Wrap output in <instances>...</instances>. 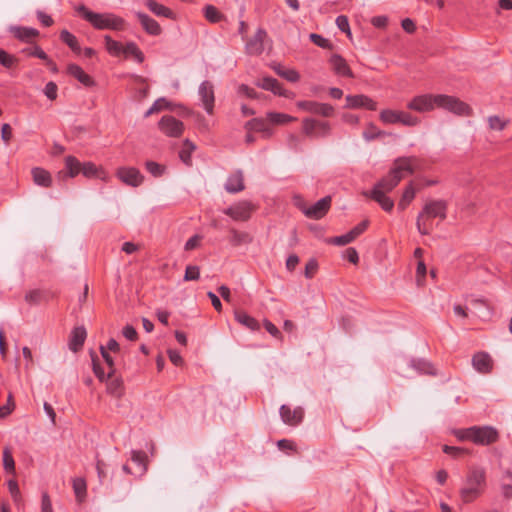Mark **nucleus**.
<instances>
[{"instance_id": "1", "label": "nucleus", "mask_w": 512, "mask_h": 512, "mask_svg": "<svg viewBox=\"0 0 512 512\" xmlns=\"http://www.w3.org/2000/svg\"><path fill=\"white\" fill-rule=\"evenodd\" d=\"M448 204L445 200H428L425 202L422 210L416 219V227L421 235H429L432 227L431 220L439 218L444 220L447 217Z\"/></svg>"}, {"instance_id": "2", "label": "nucleus", "mask_w": 512, "mask_h": 512, "mask_svg": "<svg viewBox=\"0 0 512 512\" xmlns=\"http://www.w3.org/2000/svg\"><path fill=\"white\" fill-rule=\"evenodd\" d=\"M453 435L459 441H471L476 445L487 446L498 441L499 433L492 426H472L469 428L455 429Z\"/></svg>"}, {"instance_id": "3", "label": "nucleus", "mask_w": 512, "mask_h": 512, "mask_svg": "<svg viewBox=\"0 0 512 512\" xmlns=\"http://www.w3.org/2000/svg\"><path fill=\"white\" fill-rule=\"evenodd\" d=\"M76 11L95 29L120 31L124 28V20L115 14L92 12L85 5L78 6Z\"/></svg>"}, {"instance_id": "4", "label": "nucleus", "mask_w": 512, "mask_h": 512, "mask_svg": "<svg viewBox=\"0 0 512 512\" xmlns=\"http://www.w3.org/2000/svg\"><path fill=\"white\" fill-rule=\"evenodd\" d=\"M436 108L444 109L458 116H470L471 107L459 98L451 95L437 94Z\"/></svg>"}, {"instance_id": "5", "label": "nucleus", "mask_w": 512, "mask_h": 512, "mask_svg": "<svg viewBox=\"0 0 512 512\" xmlns=\"http://www.w3.org/2000/svg\"><path fill=\"white\" fill-rule=\"evenodd\" d=\"M380 120L384 124L400 123L407 127H414L420 123V119L408 112L392 109H384L379 114Z\"/></svg>"}, {"instance_id": "6", "label": "nucleus", "mask_w": 512, "mask_h": 512, "mask_svg": "<svg viewBox=\"0 0 512 512\" xmlns=\"http://www.w3.org/2000/svg\"><path fill=\"white\" fill-rule=\"evenodd\" d=\"M421 163V159L417 156L398 157L393 161V166L390 170L393 175L399 176L400 180H402L404 173L413 174L415 171L420 170Z\"/></svg>"}, {"instance_id": "7", "label": "nucleus", "mask_w": 512, "mask_h": 512, "mask_svg": "<svg viewBox=\"0 0 512 512\" xmlns=\"http://www.w3.org/2000/svg\"><path fill=\"white\" fill-rule=\"evenodd\" d=\"M437 94H420L414 96L407 103V108L414 112L426 113L431 112L436 108Z\"/></svg>"}, {"instance_id": "8", "label": "nucleus", "mask_w": 512, "mask_h": 512, "mask_svg": "<svg viewBox=\"0 0 512 512\" xmlns=\"http://www.w3.org/2000/svg\"><path fill=\"white\" fill-rule=\"evenodd\" d=\"M302 131L309 137H326L330 135L331 126L327 121L304 118L302 121Z\"/></svg>"}, {"instance_id": "9", "label": "nucleus", "mask_w": 512, "mask_h": 512, "mask_svg": "<svg viewBox=\"0 0 512 512\" xmlns=\"http://www.w3.org/2000/svg\"><path fill=\"white\" fill-rule=\"evenodd\" d=\"M255 209V206L250 201L242 200L229 206L223 212L230 216L234 221L245 222L251 218Z\"/></svg>"}, {"instance_id": "10", "label": "nucleus", "mask_w": 512, "mask_h": 512, "mask_svg": "<svg viewBox=\"0 0 512 512\" xmlns=\"http://www.w3.org/2000/svg\"><path fill=\"white\" fill-rule=\"evenodd\" d=\"M331 201L332 200L330 196H325L318 200L313 205L309 207L301 206L300 209L302 210L306 217L318 220L323 218L327 214L331 207Z\"/></svg>"}, {"instance_id": "11", "label": "nucleus", "mask_w": 512, "mask_h": 512, "mask_svg": "<svg viewBox=\"0 0 512 512\" xmlns=\"http://www.w3.org/2000/svg\"><path fill=\"white\" fill-rule=\"evenodd\" d=\"M158 125L159 129L169 137H179L184 131L183 122L171 115H164Z\"/></svg>"}, {"instance_id": "12", "label": "nucleus", "mask_w": 512, "mask_h": 512, "mask_svg": "<svg viewBox=\"0 0 512 512\" xmlns=\"http://www.w3.org/2000/svg\"><path fill=\"white\" fill-rule=\"evenodd\" d=\"M296 105L301 110L323 117H330L334 113L333 106L328 103H319L316 101H298Z\"/></svg>"}, {"instance_id": "13", "label": "nucleus", "mask_w": 512, "mask_h": 512, "mask_svg": "<svg viewBox=\"0 0 512 512\" xmlns=\"http://www.w3.org/2000/svg\"><path fill=\"white\" fill-rule=\"evenodd\" d=\"M116 175L124 184L131 187L140 186L144 180V176L134 167H120Z\"/></svg>"}, {"instance_id": "14", "label": "nucleus", "mask_w": 512, "mask_h": 512, "mask_svg": "<svg viewBox=\"0 0 512 512\" xmlns=\"http://www.w3.org/2000/svg\"><path fill=\"white\" fill-rule=\"evenodd\" d=\"M345 100V108L348 109L365 108L370 111H375L377 109V102L363 94L347 95Z\"/></svg>"}, {"instance_id": "15", "label": "nucleus", "mask_w": 512, "mask_h": 512, "mask_svg": "<svg viewBox=\"0 0 512 512\" xmlns=\"http://www.w3.org/2000/svg\"><path fill=\"white\" fill-rule=\"evenodd\" d=\"M267 32L263 28H258L254 36L245 44V50L250 55H260L264 51V40Z\"/></svg>"}, {"instance_id": "16", "label": "nucleus", "mask_w": 512, "mask_h": 512, "mask_svg": "<svg viewBox=\"0 0 512 512\" xmlns=\"http://www.w3.org/2000/svg\"><path fill=\"white\" fill-rule=\"evenodd\" d=\"M198 94L206 112L212 114L215 101L213 84L209 81H203L199 86Z\"/></svg>"}, {"instance_id": "17", "label": "nucleus", "mask_w": 512, "mask_h": 512, "mask_svg": "<svg viewBox=\"0 0 512 512\" xmlns=\"http://www.w3.org/2000/svg\"><path fill=\"white\" fill-rule=\"evenodd\" d=\"M282 421L290 426H297L304 417V411L301 407L291 409L288 405H282L279 410Z\"/></svg>"}, {"instance_id": "18", "label": "nucleus", "mask_w": 512, "mask_h": 512, "mask_svg": "<svg viewBox=\"0 0 512 512\" xmlns=\"http://www.w3.org/2000/svg\"><path fill=\"white\" fill-rule=\"evenodd\" d=\"M329 64L332 71L341 77L354 78V73L350 69L347 61L340 54H333L329 58Z\"/></svg>"}, {"instance_id": "19", "label": "nucleus", "mask_w": 512, "mask_h": 512, "mask_svg": "<svg viewBox=\"0 0 512 512\" xmlns=\"http://www.w3.org/2000/svg\"><path fill=\"white\" fill-rule=\"evenodd\" d=\"M472 365L479 373L488 374L493 369V360L487 352H477L472 357Z\"/></svg>"}, {"instance_id": "20", "label": "nucleus", "mask_w": 512, "mask_h": 512, "mask_svg": "<svg viewBox=\"0 0 512 512\" xmlns=\"http://www.w3.org/2000/svg\"><path fill=\"white\" fill-rule=\"evenodd\" d=\"M67 72L69 75L77 79L85 87L95 86L94 79L89 74H87L79 65L69 64L67 67Z\"/></svg>"}, {"instance_id": "21", "label": "nucleus", "mask_w": 512, "mask_h": 512, "mask_svg": "<svg viewBox=\"0 0 512 512\" xmlns=\"http://www.w3.org/2000/svg\"><path fill=\"white\" fill-rule=\"evenodd\" d=\"M257 86L261 87L264 90L271 91L276 95L289 97V93L285 90L279 81L272 77H264L261 81L257 83Z\"/></svg>"}, {"instance_id": "22", "label": "nucleus", "mask_w": 512, "mask_h": 512, "mask_svg": "<svg viewBox=\"0 0 512 512\" xmlns=\"http://www.w3.org/2000/svg\"><path fill=\"white\" fill-rule=\"evenodd\" d=\"M87 337L86 329L83 326L75 327L69 338V348L70 350L77 352L79 351L85 342Z\"/></svg>"}, {"instance_id": "23", "label": "nucleus", "mask_w": 512, "mask_h": 512, "mask_svg": "<svg viewBox=\"0 0 512 512\" xmlns=\"http://www.w3.org/2000/svg\"><path fill=\"white\" fill-rule=\"evenodd\" d=\"M400 181V177L393 175L392 171L390 170L385 177L380 179L374 185L372 190H380L383 193H389L400 183Z\"/></svg>"}, {"instance_id": "24", "label": "nucleus", "mask_w": 512, "mask_h": 512, "mask_svg": "<svg viewBox=\"0 0 512 512\" xmlns=\"http://www.w3.org/2000/svg\"><path fill=\"white\" fill-rule=\"evenodd\" d=\"M244 177L241 171L231 174L225 183V189L229 193H238L244 190Z\"/></svg>"}, {"instance_id": "25", "label": "nucleus", "mask_w": 512, "mask_h": 512, "mask_svg": "<svg viewBox=\"0 0 512 512\" xmlns=\"http://www.w3.org/2000/svg\"><path fill=\"white\" fill-rule=\"evenodd\" d=\"M246 129L260 132L264 138H269L273 135V129L261 118H253L245 125Z\"/></svg>"}, {"instance_id": "26", "label": "nucleus", "mask_w": 512, "mask_h": 512, "mask_svg": "<svg viewBox=\"0 0 512 512\" xmlns=\"http://www.w3.org/2000/svg\"><path fill=\"white\" fill-rule=\"evenodd\" d=\"M386 194L380 190H371L369 193H365V196L377 202L384 211L391 212L394 207V201Z\"/></svg>"}, {"instance_id": "27", "label": "nucleus", "mask_w": 512, "mask_h": 512, "mask_svg": "<svg viewBox=\"0 0 512 512\" xmlns=\"http://www.w3.org/2000/svg\"><path fill=\"white\" fill-rule=\"evenodd\" d=\"M136 16L140 21L143 29L150 35H159L161 33V27L153 18L147 14L137 12Z\"/></svg>"}, {"instance_id": "28", "label": "nucleus", "mask_w": 512, "mask_h": 512, "mask_svg": "<svg viewBox=\"0 0 512 512\" xmlns=\"http://www.w3.org/2000/svg\"><path fill=\"white\" fill-rule=\"evenodd\" d=\"M81 173L87 178L106 179V172L101 167L96 166L93 162L82 163Z\"/></svg>"}, {"instance_id": "29", "label": "nucleus", "mask_w": 512, "mask_h": 512, "mask_svg": "<svg viewBox=\"0 0 512 512\" xmlns=\"http://www.w3.org/2000/svg\"><path fill=\"white\" fill-rule=\"evenodd\" d=\"M229 233V241L235 247L244 244H250L253 241V237L248 232L239 231L234 228H231L229 230Z\"/></svg>"}, {"instance_id": "30", "label": "nucleus", "mask_w": 512, "mask_h": 512, "mask_svg": "<svg viewBox=\"0 0 512 512\" xmlns=\"http://www.w3.org/2000/svg\"><path fill=\"white\" fill-rule=\"evenodd\" d=\"M485 471L483 468H472L467 476V484L482 489L485 484Z\"/></svg>"}, {"instance_id": "31", "label": "nucleus", "mask_w": 512, "mask_h": 512, "mask_svg": "<svg viewBox=\"0 0 512 512\" xmlns=\"http://www.w3.org/2000/svg\"><path fill=\"white\" fill-rule=\"evenodd\" d=\"M234 316H235V320L238 323L247 327L250 330H258L260 328L258 321L254 317L248 315L244 311L236 310L234 312Z\"/></svg>"}, {"instance_id": "32", "label": "nucleus", "mask_w": 512, "mask_h": 512, "mask_svg": "<svg viewBox=\"0 0 512 512\" xmlns=\"http://www.w3.org/2000/svg\"><path fill=\"white\" fill-rule=\"evenodd\" d=\"M105 381H107V392L110 395L116 398L122 396L124 388L123 381L120 377H114V375H112L110 378L107 377Z\"/></svg>"}, {"instance_id": "33", "label": "nucleus", "mask_w": 512, "mask_h": 512, "mask_svg": "<svg viewBox=\"0 0 512 512\" xmlns=\"http://www.w3.org/2000/svg\"><path fill=\"white\" fill-rule=\"evenodd\" d=\"M416 195V189L411 181L404 189L402 197L398 203V209L405 210L408 205L413 201Z\"/></svg>"}, {"instance_id": "34", "label": "nucleus", "mask_w": 512, "mask_h": 512, "mask_svg": "<svg viewBox=\"0 0 512 512\" xmlns=\"http://www.w3.org/2000/svg\"><path fill=\"white\" fill-rule=\"evenodd\" d=\"M481 493L482 489L466 483V486L463 487L460 491V496L464 503H470L477 499Z\"/></svg>"}, {"instance_id": "35", "label": "nucleus", "mask_w": 512, "mask_h": 512, "mask_svg": "<svg viewBox=\"0 0 512 512\" xmlns=\"http://www.w3.org/2000/svg\"><path fill=\"white\" fill-rule=\"evenodd\" d=\"M146 6L157 16L172 18L173 12L166 6L157 3L155 0H145Z\"/></svg>"}, {"instance_id": "36", "label": "nucleus", "mask_w": 512, "mask_h": 512, "mask_svg": "<svg viewBox=\"0 0 512 512\" xmlns=\"http://www.w3.org/2000/svg\"><path fill=\"white\" fill-rule=\"evenodd\" d=\"M9 31L13 33V35L19 40L30 44L32 42V28L29 27H20V26H10Z\"/></svg>"}, {"instance_id": "37", "label": "nucleus", "mask_w": 512, "mask_h": 512, "mask_svg": "<svg viewBox=\"0 0 512 512\" xmlns=\"http://www.w3.org/2000/svg\"><path fill=\"white\" fill-rule=\"evenodd\" d=\"M122 54H124L125 57H133L134 60L137 61L138 63H142L145 59L143 52L139 49V47L134 42H128L124 46V50H123Z\"/></svg>"}, {"instance_id": "38", "label": "nucleus", "mask_w": 512, "mask_h": 512, "mask_svg": "<svg viewBox=\"0 0 512 512\" xmlns=\"http://www.w3.org/2000/svg\"><path fill=\"white\" fill-rule=\"evenodd\" d=\"M488 127L492 131H503L510 123V119L498 115H492L487 118Z\"/></svg>"}, {"instance_id": "39", "label": "nucleus", "mask_w": 512, "mask_h": 512, "mask_svg": "<svg viewBox=\"0 0 512 512\" xmlns=\"http://www.w3.org/2000/svg\"><path fill=\"white\" fill-rule=\"evenodd\" d=\"M34 183L42 187L51 186V174L42 168H34Z\"/></svg>"}, {"instance_id": "40", "label": "nucleus", "mask_w": 512, "mask_h": 512, "mask_svg": "<svg viewBox=\"0 0 512 512\" xmlns=\"http://www.w3.org/2000/svg\"><path fill=\"white\" fill-rule=\"evenodd\" d=\"M104 41L105 48L110 55L117 57L123 53L124 46L120 42L113 40L109 35L104 36Z\"/></svg>"}, {"instance_id": "41", "label": "nucleus", "mask_w": 512, "mask_h": 512, "mask_svg": "<svg viewBox=\"0 0 512 512\" xmlns=\"http://www.w3.org/2000/svg\"><path fill=\"white\" fill-rule=\"evenodd\" d=\"M65 168L70 177H75L81 173L82 163L74 156H67L65 158Z\"/></svg>"}, {"instance_id": "42", "label": "nucleus", "mask_w": 512, "mask_h": 512, "mask_svg": "<svg viewBox=\"0 0 512 512\" xmlns=\"http://www.w3.org/2000/svg\"><path fill=\"white\" fill-rule=\"evenodd\" d=\"M274 71L282 78L289 82H297L300 79V74L295 69H284L280 65L273 66Z\"/></svg>"}, {"instance_id": "43", "label": "nucleus", "mask_w": 512, "mask_h": 512, "mask_svg": "<svg viewBox=\"0 0 512 512\" xmlns=\"http://www.w3.org/2000/svg\"><path fill=\"white\" fill-rule=\"evenodd\" d=\"M60 39L67 45L69 46V48L76 52V53H79L81 48H80V45L78 43V40L77 38L72 34L70 33L68 30H62L61 33H60Z\"/></svg>"}, {"instance_id": "44", "label": "nucleus", "mask_w": 512, "mask_h": 512, "mask_svg": "<svg viewBox=\"0 0 512 512\" xmlns=\"http://www.w3.org/2000/svg\"><path fill=\"white\" fill-rule=\"evenodd\" d=\"M204 16L210 23H218L224 19V15L213 5L204 7Z\"/></svg>"}, {"instance_id": "45", "label": "nucleus", "mask_w": 512, "mask_h": 512, "mask_svg": "<svg viewBox=\"0 0 512 512\" xmlns=\"http://www.w3.org/2000/svg\"><path fill=\"white\" fill-rule=\"evenodd\" d=\"M73 490L76 496V499L79 502H82L86 497V481L83 478H75L73 480Z\"/></svg>"}, {"instance_id": "46", "label": "nucleus", "mask_w": 512, "mask_h": 512, "mask_svg": "<svg viewBox=\"0 0 512 512\" xmlns=\"http://www.w3.org/2000/svg\"><path fill=\"white\" fill-rule=\"evenodd\" d=\"M267 119L270 123L280 125V124H286L291 121H294L295 118L285 114V113H278V112H269L267 113Z\"/></svg>"}, {"instance_id": "47", "label": "nucleus", "mask_w": 512, "mask_h": 512, "mask_svg": "<svg viewBox=\"0 0 512 512\" xmlns=\"http://www.w3.org/2000/svg\"><path fill=\"white\" fill-rule=\"evenodd\" d=\"M145 168L153 177H161L166 171L165 165L151 160L145 162Z\"/></svg>"}, {"instance_id": "48", "label": "nucleus", "mask_w": 512, "mask_h": 512, "mask_svg": "<svg viewBox=\"0 0 512 512\" xmlns=\"http://www.w3.org/2000/svg\"><path fill=\"white\" fill-rule=\"evenodd\" d=\"M412 367L420 374L435 375L436 370L434 366L426 361L413 362Z\"/></svg>"}, {"instance_id": "49", "label": "nucleus", "mask_w": 512, "mask_h": 512, "mask_svg": "<svg viewBox=\"0 0 512 512\" xmlns=\"http://www.w3.org/2000/svg\"><path fill=\"white\" fill-rule=\"evenodd\" d=\"M169 103L165 98L157 99L152 106L145 112L144 117L147 118L154 113H158L166 108H168Z\"/></svg>"}, {"instance_id": "50", "label": "nucleus", "mask_w": 512, "mask_h": 512, "mask_svg": "<svg viewBox=\"0 0 512 512\" xmlns=\"http://www.w3.org/2000/svg\"><path fill=\"white\" fill-rule=\"evenodd\" d=\"M443 452L453 458H459L469 453V450L463 447L444 445L442 448Z\"/></svg>"}, {"instance_id": "51", "label": "nucleus", "mask_w": 512, "mask_h": 512, "mask_svg": "<svg viewBox=\"0 0 512 512\" xmlns=\"http://www.w3.org/2000/svg\"><path fill=\"white\" fill-rule=\"evenodd\" d=\"M383 134L384 133L381 130H379L373 123H369L363 132V137L367 141H370L380 137Z\"/></svg>"}, {"instance_id": "52", "label": "nucleus", "mask_w": 512, "mask_h": 512, "mask_svg": "<svg viewBox=\"0 0 512 512\" xmlns=\"http://www.w3.org/2000/svg\"><path fill=\"white\" fill-rule=\"evenodd\" d=\"M309 38L318 47H321L323 49H332V44L330 43V41L321 36L320 34L311 33L309 35Z\"/></svg>"}, {"instance_id": "53", "label": "nucleus", "mask_w": 512, "mask_h": 512, "mask_svg": "<svg viewBox=\"0 0 512 512\" xmlns=\"http://www.w3.org/2000/svg\"><path fill=\"white\" fill-rule=\"evenodd\" d=\"M354 241L353 236L350 234V232H347L343 235L332 237L328 240V243L334 244L337 246H344Z\"/></svg>"}, {"instance_id": "54", "label": "nucleus", "mask_w": 512, "mask_h": 512, "mask_svg": "<svg viewBox=\"0 0 512 512\" xmlns=\"http://www.w3.org/2000/svg\"><path fill=\"white\" fill-rule=\"evenodd\" d=\"M200 278V268L196 265H188L185 269L184 280L196 281Z\"/></svg>"}, {"instance_id": "55", "label": "nucleus", "mask_w": 512, "mask_h": 512, "mask_svg": "<svg viewBox=\"0 0 512 512\" xmlns=\"http://www.w3.org/2000/svg\"><path fill=\"white\" fill-rule=\"evenodd\" d=\"M145 458H146V455L142 451H133L132 452V461L140 466L138 468L139 474H143L147 469L145 466V463H144Z\"/></svg>"}, {"instance_id": "56", "label": "nucleus", "mask_w": 512, "mask_h": 512, "mask_svg": "<svg viewBox=\"0 0 512 512\" xmlns=\"http://www.w3.org/2000/svg\"><path fill=\"white\" fill-rule=\"evenodd\" d=\"M3 467L6 472H13L15 468L13 456L8 448L3 451Z\"/></svg>"}, {"instance_id": "57", "label": "nucleus", "mask_w": 512, "mask_h": 512, "mask_svg": "<svg viewBox=\"0 0 512 512\" xmlns=\"http://www.w3.org/2000/svg\"><path fill=\"white\" fill-rule=\"evenodd\" d=\"M336 25L342 32L346 33L348 37H351V30L349 25V20L347 16L340 15L336 18Z\"/></svg>"}, {"instance_id": "58", "label": "nucleus", "mask_w": 512, "mask_h": 512, "mask_svg": "<svg viewBox=\"0 0 512 512\" xmlns=\"http://www.w3.org/2000/svg\"><path fill=\"white\" fill-rule=\"evenodd\" d=\"M100 352H101L103 359L105 360L106 364L109 367V372L107 373V377L110 378L115 373L113 358L110 356V354L108 353L106 348L103 346L100 347Z\"/></svg>"}, {"instance_id": "59", "label": "nucleus", "mask_w": 512, "mask_h": 512, "mask_svg": "<svg viewBox=\"0 0 512 512\" xmlns=\"http://www.w3.org/2000/svg\"><path fill=\"white\" fill-rule=\"evenodd\" d=\"M318 270V262L316 259L314 258H311L307 263H306V266H305V277L307 279H311L314 277L315 273L317 272Z\"/></svg>"}, {"instance_id": "60", "label": "nucleus", "mask_w": 512, "mask_h": 512, "mask_svg": "<svg viewBox=\"0 0 512 512\" xmlns=\"http://www.w3.org/2000/svg\"><path fill=\"white\" fill-rule=\"evenodd\" d=\"M43 92L49 100L53 101L57 98L58 87L56 83L50 81L46 84Z\"/></svg>"}, {"instance_id": "61", "label": "nucleus", "mask_w": 512, "mask_h": 512, "mask_svg": "<svg viewBox=\"0 0 512 512\" xmlns=\"http://www.w3.org/2000/svg\"><path fill=\"white\" fill-rule=\"evenodd\" d=\"M7 486H8V490H9L12 498L14 499L15 503H17V505H19L20 492H19L17 482L14 479H9L7 481Z\"/></svg>"}, {"instance_id": "62", "label": "nucleus", "mask_w": 512, "mask_h": 512, "mask_svg": "<svg viewBox=\"0 0 512 512\" xmlns=\"http://www.w3.org/2000/svg\"><path fill=\"white\" fill-rule=\"evenodd\" d=\"M0 64L6 68H10L14 64V57L0 48Z\"/></svg>"}, {"instance_id": "63", "label": "nucleus", "mask_w": 512, "mask_h": 512, "mask_svg": "<svg viewBox=\"0 0 512 512\" xmlns=\"http://www.w3.org/2000/svg\"><path fill=\"white\" fill-rule=\"evenodd\" d=\"M122 335L129 341H136L138 333L132 325H126L122 330Z\"/></svg>"}, {"instance_id": "64", "label": "nucleus", "mask_w": 512, "mask_h": 512, "mask_svg": "<svg viewBox=\"0 0 512 512\" xmlns=\"http://www.w3.org/2000/svg\"><path fill=\"white\" fill-rule=\"evenodd\" d=\"M368 224V220H363L349 231L354 240L367 229Z\"/></svg>"}]
</instances>
